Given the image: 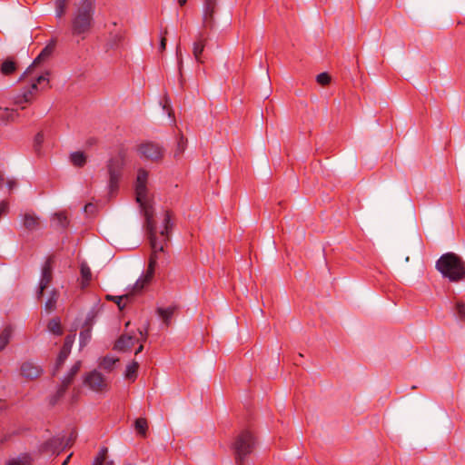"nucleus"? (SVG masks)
I'll return each mask as SVG.
<instances>
[{
	"label": "nucleus",
	"mask_w": 465,
	"mask_h": 465,
	"mask_svg": "<svg viewBox=\"0 0 465 465\" xmlns=\"http://www.w3.org/2000/svg\"><path fill=\"white\" fill-rule=\"evenodd\" d=\"M147 178L148 172L143 169H139L135 183V195L136 202L139 203L145 219V227L153 252L150 256L148 269L145 274L135 282V283L132 286L131 290L127 293L122 296H106V299L115 302L121 311L124 310L126 304L125 302H123L124 300L126 302H131L133 297L135 294L141 292L144 286L151 282L154 274L156 261L158 258L157 252H163V243L158 242V237L156 235L157 232L153 220L154 210L152 204V201L147 193Z\"/></svg>",
	"instance_id": "nucleus-1"
},
{
	"label": "nucleus",
	"mask_w": 465,
	"mask_h": 465,
	"mask_svg": "<svg viewBox=\"0 0 465 465\" xmlns=\"http://www.w3.org/2000/svg\"><path fill=\"white\" fill-rule=\"evenodd\" d=\"M94 13L95 0H80L74 4L71 19V32L74 36L85 38L94 26Z\"/></svg>",
	"instance_id": "nucleus-2"
},
{
	"label": "nucleus",
	"mask_w": 465,
	"mask_h": 465,
	"mask_svg": "<svg viewBox=\"0 0 465 465\" xmlns=\"http://www.w3.org/2000/svg\"><path fill=\"white\" fill-rule=\"evenodd\" d=\"M436 269L450 282L465 279V262L454 252L442 254L436 262Z\"/></svg>",
	"instance_id": "nucleus-3"
},
{
	"label": "nucleus",
	"mask_w": 465,
	"mask_h": 465,
	"mask_svg": "<svg viewBox=\"0 0 465 465\" xmlns=\"http://www.w3.org/2000/svg\"><path fill=\"white\" fill-rule=\"evenodd\" d=\"M256 447V439L252 431L242 430L234 439L232 450L238 465H245L246 458L249 457Z\"/></svg>",
	"instance_id": "nucleus-4"
},
{
	"label": "nucleus",
	"mask_w": 465,
	"mask_h": 465,
	"mask_svg": "<svg viewBox=\"0 0 465 465\" xmlns=\"http://www.w3.org/2000/svg\"><path fill=\"white\" fill-rule=\"evenodd\" d=\"M125 164V153L120 151L117 155L109 159L107 163V173L109 176V193L113 195L119 189V183L123 176Z\"/></svg>",
	"instance_id": "nucleus-5"
},
{
	"label": "nucleus",
	"mask_w": 465,
	"mask_h": 465,
	"mask_svg": "<svg viewBox=\"0 0 465 465\" xmlns=\"http://www.w3.org/2000/svg\"><path fill=\"white\" fill-rule=\"evenodd\" d=\"M76 438L75 431H71L70 435L68 437H54L45 442H44L40 447V451L45 453H59L60 451L64 450V449L72 446L73 442L74 441Z\"/></svg>",
	"instance_id": "nucleus-6"
},
{
	"label": "nucleus",
	"mask_w": 465,
	"mask_h": 465,
	"mask_svg": "<svg viewBox=\"0 0 465 465\" xmlns=\"http://www.w3.org/2000/svg\"><path fill=\"white\" fill-rule=\"evenodd\" d=\"M82 362L81 361H76L69 370L67 375L62 381V384L58 388L57 391L54 395H53L50 399V404L54 405L58 402V401L64 397L67 388L71 385L74 381V376L79 372Z\"/></svg>",
	"instance_id": "nucleus-7"
},
{
	"label": "nucleus",
	"mask_w": 465,
	"mask_h": 465,
	"mask_svg": "<svg viewBox=\"0 0 465 465\" xmlns=\"http://www.w3.org/2000/svg\"><path fill=\"white\" fill-rule=\"evenodd\" d=\"M139 154L150 161H160L163 156V149L158 143L147 142L138 147Z\"/></svg>",
	"instance_id": "nucleus-8"
},
{
	"label": "nucleus",
	"mask_w": 465,
	"mask_h": 465,
	"mask_svg": "<svg viewBox=\"0 0 465 465\" xmlns=\"http://www.w3.org/2000/svg\"><path fill=\"white\" fill-rule=\"evenodd\" d=\"M56 46V40L51 39L48 45L40 52V54L34 60L33 64L26 69V71L21 75L20 80L25 78L26 75L32 74V71L39 66L42 63L47 61L54 52Z\"/></svg>",
	"instance_id": "nucleus-9"
},
{
	"label": "nucleus",
	"mask_w": 465,
	"mask_h": 465,
	"mask_svg": "<svg viewBox=\"0 0 465 465\" xmlns=\"http://www.w3.org/2000/svg\"><path fill=\"white\" fill-rule=\"evenodd\" d=\"M124 31L121 28H116V24L114 23V29L110 30L104 44V51L109 53L111 51H117L123 46Z\"/></svg>",
	"instance_id": "nucleus-10"
},
{
	"label": "nucleus",
	"mask_w": 465,
	"mask_h": 465,
	"mask_svg": "<svg viewBox=\"0 0 465 465\" xmlns=\"http://www.w3.org/2000/svg\"><path fill=\"white\" fill-rule=\"evenodd\" d=\"M218 11L217 0H203V26L207 29H213L215 25L214 15Z\"/></svg>",
	"instance_id": "nucleus-11"
},
{
	"label": "nucleus",
	"mask_w": 465,
	"mask_h": 465,
	"mask_svg": "<svg viewBox=\"0 0 465 465\" xmlns=\"http://www.w3.org/2000/svg\"><path fill=\"white\" fill-rule=\"evenodd\" d=\"M53 258L49 257L42 266L41 279L39 287L36 293V298L40 300L43 296L44 291L47 289L53 279Z\"/></svg>",
	"instance_id": "nucleus-12"
},
{
	"label": "nucleus",
	"mask_w": 465,
	"mask_h": 465,
	"mask_svg": "<svg viewBox=\"0 0 465 465\" xmlns=\"http://www.w3.org/2000/svg\"><path fill=\"white\" fill-rule=\"evenodd\" d=\"M74 341V335H67L64 338V344L60 350V352L57 356L55 364L53 369V373H52L53 376H55L57 374L59 370L64 365L65 360L68 358V356L71 352V349H72Z\"/></svg>",
	"instance_id": "nucleus-13"
},
{
	"label": "nucleus",
	"mask_w": 465,
	"mask_h": 465,
	"mask_svg": "<svg viewBox=\"0 0 465 465\" xmlns=\"http://www.w3.org/2000/svg\"><path fill=\"white\" fill-rule=\"evenodd\" d=\"M49 72L45 71V74H41L38 75L35 79V82H34L30 88L25 91L21 97H17L16 104H22V103H30L33 99L35 92L37 90V86L42 85L43 84L47 85L49 83L48 76Z\"/></svg>",
	"instance_id": "nucleus-14"
},
{
	"label": "nucleus",
	"mask_w": 465,
	"mask_h": 465,
	"mask_svg": "<svg viewBox=\"0 0 465 465\" xmlns=\"http://www.w3.org/2000/svg\"><path fill=\"white\" fill-rule=\"evenodd\" d=\"M84 382L91 390L101 391L107 388L105 378L97 371H93L85 375Z\"/></svg>",
	"instance_id": "nucleus-15"
},
{
	"label": "nucleus",
	"mask_w": 465,
	"mask_h": 465,
	"mask_svg": "<svg viewBox=\"0 0 465 465\" xmlns=\"http://www.w3.org/2000/svg\"><path fill=\"white\" fill-rule=\"evenodd\" d=\"M208 41V36L203 33L200 32L196 35V38L193 44V54L199 64H203L204 60L203 57V54Z\"/></svg>",
	"instance_id": "nucleus-16"
},
{
	"label": "nucleus",
	"mask_w": 465,
	"mask_h": 465,
	"mask_svg": "<svg viewBox=\"0 0 465 465\" xmlns=\"http://www.w3.org/2000/svg\"><path fill=\"white\" fill-rule=\"evenodd\" d=\"M21 375L29 380H35L41 376L43 369L33 361H25L20 368Z\"/></svg>",
	"instance_id": "nucleus-17"
},
{
	"label": "nucleus",
	"mask_w": 465,
	"mask_h": 465,
	"mask_svg": "<svg viewBox=\"0 0 465 465\" xmlns=\"http://www.w3.org/2000/svg\"><path fill=\"white\" fill-rule=\"evenodd\" d=\"M136 341L137 340L134 336L124 334L120 336L116 341L114 349L121 351H125L130 350L134 345Z\"/></svg>",
	"instance_id": "nucleus-18"
},
{
	"label": "nucleus",
	"mask_w": 465,
	"mask_h": 465,
	"mask_svg": "<svg viewBox=\"0 0 465 465\" xmlns=\"http://www.w3.org/2000/svg\"><path fill=\"white\" fill-rule=\"evenodd\" d=\"M177 310V306L172 305L167 308L158 307L156 309L157 314L163 320V322L168 327L171 324V320Z\"/></svg>",
	"instance_id": "nucleus-19"
},
{
	"label": "nucleus",
	"mask_w": 465,
	"mask_h": 465,
	"mask_svg": "<svg viewBox=\"0 0 465 465\" xmlns=\"http://www.w3.org/2000/svg\"><path fill=\"white\" fill-rule=\"evenodd\" d=\"M39 219L35 214L25 213L23 219V224L28 231H35L39 228Z\"/></svg>",
	"instance_id": "nucleus-20"
},
{
	"label": "nucleus",
	"mask_w": 465,
	"mask_h": 465,
	"mask_svg": "<svg viewBox=\"0 0 465 465\" xmlns=\"http://www.w3.org/2000/svg\"><path fill=\"white\" fill-rule=\"evenodd\" d=\"M17 68L16 62L14 58H6L1 64V73L5 75L12 74Z\"/></svg>",
	"instance_id": "nucleus-21"
},
{
	"label": "nucleus",
	"mask_w": 465,
	"mask_h": 465,
	"mask_svg": "<svg viewBox=\"0 0 465 465\" xmlns=\"http://www.w3.org/2000/svg\"><path fill=\"white\" fill-rule=\"evenodd\" d=\"M13 335V327L11 325L5 326L0 333V352L9 343Z\"/></svg>",
	"instance_id": "nucleus-22"
},
{
	"label": "nucleus",
	"mask_w": 465,
	"mask_h": 465,
	"mask_svg": "<svg viewBox=\"0 0 465 465\" xmlns=\"http://www.w3.org/2000/svg\"><path fill=\"white\" fill-rule=\"evenodd\" d=\"M17 115L18 114L15 109L0 107V122L2 123L14 121Z\"/></svg>",
	"instance_id": "nucleus-23"
},
{
	"label": "nucleus",
	"mask_w": 465,
	"mask_h": 465,
	"mask_svg": "<svg viewBox=\"0 0 465 465\" xmlns=\"http://www.w3.org/2000/svg\"><path fill=\"white\" fill-rule=\"evenodd\" d=\"M100 312V308L98 306H94L87 313L84 322L83 324L84 327L92 328L95 322V320Z\"/></svg>",
	"instance_id": "nucleus-24"
},
{
	"label": "nucleus",
	"mask_w": 465,
	"mask_h": 465,
	"mask_svg": "<svg viewBox=\"0 0 465 465\" xmlns=\"http://www.w3.org/2000/svg\"><path fill=\"white\" fill-rule=\"evenodd\" d=\"M172 228L173 223L171 222V213L170 212L166 211L164 213L163 229L160 232V234L162 237H163L164 242L168 240V234Z\"/></svg>",
	"instance_id": "nucleus-25"
},
{
	"label": "nucleus",
	"mask_w": 465,
	"mask_h": 465,
	"mask_svg": "<svg viewBox=\"0 0 465 465\" xmlns=\"http://www.w3.org/2000/svg\"><path fill=\"white\" fill-rule=\"evenodd\" d=\"M80 272H81V276H82V280H83L82 285H83V287H86L92 279V272L86 262L81 263Z\"/></svg>",
	"instance_id": "nucleus-26"
},
{
	"label": "nucleus",
	"mask_w": 465,
	"mask_h": 465,
	"mask_svg": "<svg viewBox=\"0 0 465 465\" xmlns=\"http://www.w3.org/2000/svg\"><path fill=\"white\" fill-rule=\"evenodd\" d=\"M139 364L137 361H133L130 364L126 366V370L124 372V377L127 380H130L134 381L137 377V370H138Z\"/></svg>",
	"instance_id": "nucleus-27"
},
{
	"label": "nucleus",
	"mask_w": 465,
	"mask_h": 465,
	"mask_svg": "<svg viewBox=\"0 0 465 465\" xmlns=\"http://www.w3.org/2000/svg\"><path fill=\"white\" fill-rule=\"evenodd\" d=\"M59 297V293L56 290H53L50 293L49 298L45 303V309L47 312L53 311L56 307V302Z\"/></svg>",
	"instance_id": "nucleus-28"
},
{
	"label": "nucleus",
	"mask_w": 465,
	"mask_h": 465,
	"mask_svg": "<svg viewBox=\"0 0 465 465\" xmlns=\"http://www.w3.org/2000/svg\"><path fill=\"white\" fill-rule=\"evenodd\" d=\"M32 458L29 454H22L15 459L8 460L6 465H31Z\"/></svg>",
	"instance_id": "nucleus-29"
},
{
	"label": "nucleus",
	"mask_w": 465,
	"mask_h": 465,
	"mask_svg": "<svg viewBox=\"0 0 465 465\" xmlns=\"http://www.w3.org/2000/svg\"><path fill=\"white\" fill-rule=\"evenodd\" d=\"M117 361H118V359H115V358H113L110 356H105L101 360V361L99 363V367L101 369L110 372L114 369Z\"/></svg>",
	"instance_id": "nucleus-30"
},
{
	"label": "nucleus",
	"mask_w": 465,
	"mask_h": 465,
	"mask_svg": "<svg viewBox=\"0 0 465 465\" xmlns=\"http://www.w3.org/2000/svg\"><path fill=\"white\" fill-rule=\"evenodd\" d=\"M48 331L54 335H61L63 333L61 322L59 318H53L47 324Z\"/></svg>",
	"instance_id": "nucleus-31"
},
{
	"label": "nucleus",
	"mask_w": 465,
	"mask_h": 465,
	"mask_svg": "<svg viewBox=\"0 0 465 465\" xmlns=\"http://www.w3.org/2000/svg\"><path fill=\"white\" fill-rule=\"evenodd\" d=\"M92 328L82 327V331L79 333L80 346L84 347L91 340Z\"/></svg>",
	"instance_id": "nucleus-32"
},
{
	"label": "nucleus",
	"mask_w": 465,
	"mask_h": 465,
	"mask_svg": "<svg viewBox=\"0 0 465 465\" xmlns=\"http://www.w3.org/2000/svg\"><path fill=\"white\" fill-rule=\"evenodd\" d=\"M71 162L77 167H82L86 163V157L82 152H74L70 156Z\"/></svg>",
	"instance_id": "nucleus-33"
},
{
	"label": "nucleus",
	"mask_w": 465,
	"mask_h": 465,
	"mask_svg": "<svg viewBox=\"0 0 465 465\" xmlns=\"http://www.w3.org/2000/svg\"><path fill=\"white\" fill-rule=\"evenodd\" d=\"M134 427L136 431L143 437L146 435L148 429L147 420L143 418H138L134 421Z\"/></svg>",
	"instance_id": "nucleus-34"
},
{
	"label": "nucleus",
	"mask_w": 465,
	"mask_h": 465,
	"mask_svg": "<svg viewBox=\"0 0 465 465\" xmlns=\"http://www.w3.org/2000/svg\"><path fill=\"white\" fill-rule=\"evenodd\" d=\"M54 221L57 227L61 229H65L68 224L69 221L67 216L64 213H58L54 214Z\"/></svg>",
	"instance_id": "nucleus-35"
},
{
	"label": "nucleus",
	"mask_w": 465,
	"mask_h": 465,
	"mask_svg": "<svg viewBox=\"0 0 465 465\" xmlns=\"http://www.w3.org/2000/svg\"><path fill=\"white\" fill-rule=\"evenodd\" d=\"M454 313L459 321L465 322V302L458 301L455 304Z\"/></svg>",
	"instance_id": "nucleus-36"
},
{
	"label": "nucleus",
	"mask_w": 465,
	"mask_h": 465,
	"mask_svg": "<svg viewBox=\"0 0 465 465\" xmlns=\"http://www.w3.org/2000/svg\"><path fill=\"white\" fill-rule=\"evenodd\" d=\"M107 453L108 449L106 447H103L95 457L93 465H104L107 459Z\"/></svg>",
	"instance_id": "nucleus-37"
},
{
	"label": "nucleus",
	"mask_w": 465,
	"mask_h": 465,
	"mask_svg": "<svg viewBox=\"0 0 465 465\" xmlns=\"http://www.w3.org/2000/svg\"><path fill=\"white\" fill-rule=\"evenodd\" d=\"M67 0H55V13L57 18H61L64 15Z\"/></svg>",
	"instance_id": "nucleus-38"
},
{
	"label": "nucleus",
	"mask_w": 465,
	"mask_h": 465,
	"mask_svg": "<svg viewBox=\"0 0 465 465\" xmlns=\"http://www.w3.org/2000/svg\"><path fill=\"white\" fill-rule=\"evenodd\" d=\"M316 81L319 84L326 86L331 83V76L328 73H321L317 75Z\"/></svg>",
	"instance_id": "nucleus-39"
},
{
	"label": "nucleus",
	"mask_w": 465,
	"mask_h": 465,
	"mask_svg": "<svg viewBox=\"0 0 465 465\" xmlns=\"http://www.w3.org/2000/svg\"><path fill=\"white\" fill-rule=\"evenodd\" d=\"M44 143V134L39 132L36 134L34 139V148L36 153L40 152L42 143Z\"/></svg>",
	"instance_id": "nucleus-40"
},
{
	"label": "nucleus",
	"mask_w": 465,
	"mask_h": 465,
	"mask_svg": "<svg viewBox=\"0 0 465 465\" xmlns=\"http://www.w3.org/2000/svg\"><path fill=\"white\" fill-rule=\"evenodd\" d=\"M186 140L183 138V136H181L178 143H177V150L174 153V156L177 157L181 155L184 149H185Z\"/></svg>",
	"instance_id": "nucleus-41"
},
{
	"label": "nucleus",
	"mask_w": 465,
	"mask_h": 465,
	"mask_svg": "<svg viewBox=\"0 0 465 465\" xmlns=\"http://www.w3.org/2000/svg\"><path fill=\"white\" fill-rule=\"evenodd\" d=\"M166 34H167V30L165 29L164 32L162 33V37H161V41H160L159 49L161 52L164 51L166 48V38L164 36V35H166Z\"/></svg>",
	"instance_id": "nucleus-42"
},
{
	"label": "nucleus",
	"mask_w": 465,
	"mask_h": 465,
	"mask_svg": "<svg viewBox=\"0 0 465 465\" xmlns=\"http://www.w3.org/2000/svg\"><path fill=\"white\" fill-rule=\"evenodd\" d=\"M84 211L85 213H94V211H95V205L92 203H89L87 204L84 205Z\"/></svg>",
	"instance_id": "nucleus-43"
},
{
	"label": "nucleus",
	"mask_w": 465,
	"mask_h": 465,
	"mask_svg": "<svg viewBox=\"0 0 465 465\" xmlns=\"http://www.w3.org/2000/svg\"><path fill=\"white\" fill-rule=\"evenodd\" d=\"M176 56H177V60H178L179 70L181 71V68L183 66V59H182L180 45H177Z\"/></svg>",
	"instance_id": "nucleus-44"
},
{
	"label": "nucleus",
	"mask_w": 465,
	"mask_h": 465,
	"mask_svg": "<svg viewBox=\"0 0 465 465\" xmlns=\"http://www.w3.org/2000/svg\"><path fill=\"white\" fill-rule=\"evenodd\" d=\"M139 333L141 335V341L143 342L145 341L147 339V335H148V329L147 328H145L144 330L139 329Z\"/></svg>",
	"instance_id": "nucleus-45"
},
{
	"label": "nucleus",
	"mask_w": 465,
	"mask_h": 465,
	"mask_svg": "<svg viewBox=\"0 0 465 465\" xmlns=\"http://www.w3.org/2000/svg\"><path fill=\"white\" fill-rule=\"evenodd\" d=\"M7 185L10 190H13L16 186V182L10 180L7 182Z\"/></svg>",
	"instance_id": "nucleus-46"
},
{
	"label": "nucleus",
	"mask_w": 465,
	"mask_h": 465,
	"mask_svg": "<svg viewBox=\"0 0 465 465\" xmlns=\"http://www.w3.org/2000/svg\"><path fill=\"white\" fill-rule=\"evenodd\" d=\"M143 344H141V345L136 349V351H135V354L140 353V352L143 351Z\"/></svg>",
	"instance_id": "nucleus-47"
},
{
	"label": "nucleus",
	"mask_w": 465,
	"mask_h": 465,
	"mask_svg": "<svg viewBox=\"0 0 465 465\" xmlns=\"http://www.w3.org/2000/svg\"><path fill=\"white\" fill-rule=\"evenodd\" d=\"M72 453L70 455L67 456V458L64 460L63 464L62 465H66L70 460V458L72 457Z\"/></svg>",
	"instance_id": "nucleus-48"
},
{
	"label": "nucleus",
	"mask_w": 465,
	"mask_h": 465,
	"mask_svg": "<svg viewBox=\"0 0 465 465\" xmlns=\"http://www.w3.org/2000/svg\"><path fill=\"white\" fill-rule=\"evenodd\" d=\"M178 3L181 6H183L186 4V0H178Z\"/></svg>",
	"instance_id": "nucleus-49"
},
{
	"label": "nucleus",
	"mask_w": 465,
	"mask_h": 465,
	"mask_svg": "<svg viewBox=\"0 0 465 465\" xmlns=\"http://www.w3.org/2000/svg\"><path fill=\"white\" fill-rule=\"evenodd\" d=\"M3 182H4V176H3V174L0 173V186L2 185Z\"/></svg>",
	"instance_id": "nucleus-50"
},
{
	"label": "nucleus",
	"mask_w": 465,
	"mask_h": 465,
	"mask_svg": "<svg viewBox=\"0 0 465 465\" xmlns=\"http://www.w3.org/2000/svg\"><path fill=\"white\" fill-rule=\"evenodd\" d=\"M106 465H114V461L113 460L107 461Z\"/></svg>",
	"instance_id": "nucleus-51"
}]
</instances>
